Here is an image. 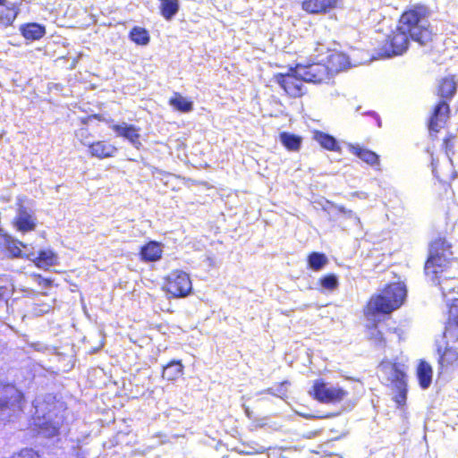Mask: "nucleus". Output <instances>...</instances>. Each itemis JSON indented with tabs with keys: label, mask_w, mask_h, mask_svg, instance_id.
I'll return each mask as SVG.
<instances>
[{
	"label": "nucleus",
	"mask_w": 458,
	"mask_h": 458,
	"mask_svg": "<svg viewBox=\"0 0 458 458\" xmlns=\"http://www.w3.org/2000/svg\"><path fill=\"white\" fill-rule=\"evenodd\" d=\"M429 10L426 5L416 4L405 11L399 21L400 30L409 32L410 38L421 46L432 40L429 28Z\"/></svg>",
	"instance_id": "obj_1"
},
{
	"label": "nucleus",
	"mask_w": 458,
	"mask_h": 458,
	"mask_svg": "<svg viewBox=\"0 0 458 458\" xmlns=\"http://www.w3.org/2000/svg\"><path fill=\"white\" fill-rule=\"evenodd\" d=\"M406 297L405 286L401 283L388 285L379 295L369 300L365 315L369 320L376 321L378 315L389 314L398 309Z\"/></svg>",
	"instance_id": "obj_2"
},
{
	"label": "nucleus",
	"mask_w": 458,
	"mask_h": 458,
	"mask_svg": "<svg viewBox=\"0 0 458 458\" xmlns=\"http://www.w3.org/2000/svg\"><path fill=\"white\" fill-rule=\"evenodd\" d=\"M451 257V245L444 238L436 239L430 245L429 257L425 264L426 276L435 282L437 274L446 272Z\"/></svg>",
	"instance_id": "obj_3"
},
{
	"label": "nucleus",
	"mask_w": 458,
	"mask_h": 458,
	"mask_svg": "<svg viewBox=\"0 0 458 458\" xmlns=\"http://www.w3.org/2000/svg\"><path fill=\"white\" fill-rule=\"evenodd\" d=\"M22 393L12 384L0 382V419L10 420L21 410Z\"/></svg>",
	"instance_id": "obj_4"
},
{
	"label": "nucleus",
	"mask_w": 458,
	"mask_h": 458,
	"mask_svg": "<svg viewBox=\"0 0 458 458\" xmlns=\"http://www.w3.org/2000/svg\"><path fill=\"white\" fill-rule=\"evenodd\" d=\"M36 416L34 426L38 429V433L45 437H53L59 432L60 426L63 423V417L58 416L53 411L45 412V405L36 400L35 404Z\"/></svg>",
	"instance_id": "obj_5"
},
{
	"label": "nucleus",
	"mask_w": 458,
	"mask_h": 458,
	"mask_svg": "<svg viewBox=\"0 0 458 458\" xmlns=\"http://www.w3.org/2000/svg\"><path fill=\"white\" fill-rule=\"evenodd\" d=\"M313 393L317 400L322 403H339L347 395L348 392L338 386H333L321 380L315 381Z\"/></svg>",
	"instance_id": "obj_6"
},
{
	"label": "nucleus",
	"mask_w": 458,
	"mask_h": 458,
	"mask_svg": "<svg viewBox=\"0 0 458 458\" xmlns=\"http://www.w3.org/2000/svg\"><path fill=\"white\" fill-rule=\"evenodd\" d=\"M296 73L304 80L305 82L321 83L330 79L328 68L321 63L314 64H298L296 65Z\"/></svg>",
	"instance_id": "obj_7"
},
{
	"label": "nucleus",
	"mask_w": 458,
	"mask_h": 458,
	"mask_svg": "<svg viewBox=\"0 0 458 458\" xmlns=\"http://www.w3.org/2000/svg\"><path fill=\"white\" fill-rule=\"evenodd\" d=\"M166 280V291L174 297H185L191 292V281L189 275L183 271L171 272Z\"/></svg>",
	"instance_id": "obj_8"
},
{
	"label": "nucleus",
	"mask_w": 458,
	"mask_h": 458,
	"mask_svg": "<svg viewBox=\"0 0 458 458\" xmlns=\"http://www.w3.org/2000/svg\"><path fill=\"white\" fill-rule=\"evenodd\" d=\"M275 81L293 98H299L303 95V82L301 77L296 73V66L290 69L289 72L275 75Z\"/></svg>",
	"instance_id": "obj_9"
},
{
	"label": "nucleus",
	"mask_w": 458,
	"mask_h": 458,
	"mask_svg": "<svg viewBox=\"0 0 458 458\" xmlns=\"http://www.w3.org/2000/svg\"><path fill=\"white\" fill-rule=\"evenodd\" d=\"M378 372L380 377L394 387L397 386L399 383H406V376L400 364L384 360L378 366Z\"/></svg>",
	"instance_id": "obj_10"
},
{
	"label": "nucleus",
	"mask_w": 458,
	"mask_h": 458,
	"mask_svg": "<svg viewBox=\"0 0 458 458\" xmlns=\"http://www.w3.org/2000/svg\"><path fill=\"white\" fill-rule=\"evenodd\" d=\"M449 317L444 336L447 339H458V297L450 298L448 304Z\"/></svg>",
	"instance_id": "obj_11"
},
{
	"label": "nucleus",
	"mask_w": 458,
	"mask_h": 458,
	"mask_svg": "<svg viewBox=\"0 0 458 458\" xmlns=\"http://www.w3.org/2000/svg\"><path fill=\"white\" fill-rule=\"evenodd\" d=\"M111 129L119 137L126 139L134 148L139 149L141 147L140 129L135 125L121 123L111 125Z\"/></svg>",
	"instance_id": "obj_12"
},
{
	"label": "nucleus",
	"mask_w": 458,
	"mask_h": 458,
	"mask_svg": "<svg viewBox=\"0 0 458 458\" xmlns=\"http://www.w3.org/2000/svg\"><path fill=\"white\" fill-rule=\"evenodd\" d=\"M21 247L27 249V245L23 242L13 239L11 235L0 229V250L6 251L7 254L13 258L22 257Z\"/></svg>",
	"instance_id": "obj_13"
},
{
	"label": "nucleus",
	"mask_w": 458,
	"mask_h": 458,
	"mask_svg": "<svg viewBox=\"0 0 458 458\" xmlns=\"http://www.w3.org/2000/svg\"><path fill=\"white\" fill-rule=\"evenodd\" d=\"M442 275L443 273L437 274V277L436 278L435 282H433L430 278L429 280L433 284H438L440 286L442 295L445 302L448 304L451 297H458V281L454 278H447L446 276L443 278Z\"/></svg>",
	"instance_id": "obj_14"
},
{
	"label": "nucleus",
	"mask_w": 458,
	"mask_h": 458,
	"mask_svg": "<svg viewBox=\"0 0 458 458\" xmlns=\"http://www.w3.org/2000/svg\"><path fill=\"white\" fill-rule=\"evenodd\" d=\"M13 225L18 231L23 233L32 231L36 226L33 215L22 206L17 211Z\"/></svg>",
	"instance_id": "obj_15"
},
{
	"label": "nucleus",
	"mask_w": 458,
	"mask_h": 458,
	"mask_svg": "<svg viewBox=\"0 0 458 458\" xmlns=\"http://www.w3.org/2000/svg\"><path fill=\"white\" fill-rule=\"evenodd\" d=\"M329 75L337 73L350 66L349 57L342 52H334L327 57V64Z\"/></svg>",
	"instance_id": "obj_16"
},
{
	"label": "nucleus",
	"mask_w": 458,
	"mask_h": 458,
	"mask_svg": "<svg viewBox=\"0 0 458 458\" xmlns=\"http://www.w3.org/2000/svg\"><path fill=\"white\" fill-rule=\"evenodd\" d=\"M409 37V32L400 30V25H398L396 30L390 37V45L394 55H401L407 49Z\"/></svg>",
	"instance_id": "obj_17"
},
{
	"label": "nucleus",
	"mask_w": 458,
	"mask_h": 458,
	"mask_svg": "<svg viewBox=\"0 0 458 458\" xmlns=\"http://www.w3.org/2000/svg\"><path fill=\"white\" fill-rule=\"evenodd\" d=\"M449 113V106L446 102H440L435 108L434 114L429 121V130L437 132L446 121Z\"/></svg>",
	"instance_id": "obj_18"
},
{
	"label": "nucleus",
	"mask_w": 458,
	"mask_h": 458,
	"mask_svg": "<svg viewBox=\"0 0 458 458\" xmlns=\"http://www.w3.org/2000/svg\"><path fill=\"white\" fill-rule=\"evenodd\" d=\"M27 259L32 260L37 267L40 268H47L57 263V256L50 250H41L38 256L34 252L25 254Z\"/></svg>",
	"instance_id": "obj_19"
},
{
	"label": "nucleus",
	"mask_w": 458,
	"mask_h": 458,
	"mask_svg": "<svg viewBox=\"0 0 458 458\" xmlns=\"http://www.w3.org/2000/svg\"><path fill=\"white\" fill-rule=\"evenodd\" d=\"M19 9L17 6L7 1L0 0V25L7 27L15 20Z\"/></svg>",
	"instance_id": "obj_20"
},
{
	"label": "nucleus",
	"mask_w": 458,
	"mask_h": 458,
	"mask_svg": "<svg viewBox=\"0 0 458 458\" xmlns=\"http://www.w3.org/2000/svg\"><path fill=\"white\" fill-rule=\"evenodd\" d=\"M89 153L92 157L103 159L114 156L117 148L106 141L92 142L89 147Z\"/></svg>",
	"instance_id": "obj_21"
},
{
	"label": "nucleus",
	"mask_w": 458,
	"mask_h": 458,
	"mask_svg": "<svg viewBox=\"0 0 458 458\" xmlns=\"http://www.w3.org/2000/svg\"><path fill=\"white\" fill-rule=\"evenodd\" d=\"M336 0H305L302 8L310 13H318L334 8Z\"/></svg>",
	"instance_id": "obj_22"
},
{
	"label": "nucleus",
	"mask_w": 458,
	"mask_h": 458,
	"mask_svg": "<svg viewBox=\"0 0 458 458\" xmlns=\"http://www.w3.org/2000/svg\"><path fill=\"white\" fill-rule=\"evenodd\" d=\"M163 246L157 242H149L141 248L140 256L145 261H157L161 259Z\"/></svg>",
	"instance_id": "obj_23"
},
{
	"label": "nucleus",
	"mask_w": 458,
	"mask_h": 458,
	"mask_svg": "<svg viewBox=\"0 0 458 458\" xmlns=\"http://www.w3.org/2000/svg\"><path fill=\"white\" fill-rule=\"evenodd\" d=\"M432 375L433 370L431 366L428 362L421 360L417 369V376L420 386L423 389H427L430 386Z\"/></svg>",
	"instance_id": "obj_24"
},
{
	"label": "nucleus",
	"mask_w": 458,
	"mask_h": 458,
	"mask_svg": "<svg viewBox=\"0 0 458 458\" xmlns=\"http://www.w3.org/2000/svg\"><path fill=\"white\" fill-rule=\"evenodd\" d=\"M36 307L34 308V313L36 315H43L49 312L54 308L55 299L48 298L46 293L36 294Z\"/></svg>",
	"instance_id": "obj_25"
},
{
	"label": "nucleus",
	"mask_w": 458,
	"mask_h": 458,
	"mask_svg": "<svg viewBox=\"0 0 458 458\" xmlns=\"http://www.w3.org/2000/svg\"><path fill=\"white\" fill-rule=\"evenodd\" d=\"M23 37L27 39L37 40L45 35V28L38 23H29L21 29Z\"/></svg>",
	"instance_id": "obj_26"
},
{
	"label": "nucleus",
	"mask_w": 458,
	"mask_h": 458,
	"mask_svg": "<svg viewBox=\"0 0 458 458\" xmlns=\"http://www.w3.org/2000/svg\"><path fill=\"white\" fill-rule=\"evenodd\" d=\"M439 353L438 364L441 369H446L458 360V352L453 348H445L444 352L438 348Z\"/></svg>",
	"instance_id": "obj_27"
},
{
	"label": "nucleus",
	"mask_w": 458,
	"mask_h": 458,
	"mask_svg": "<svg viewBox=\"0 0 458 458\" xmlns=\"http://www.w3.org/2000/svg\"><path fill=\"white\" fill-rule=\"evenodd\" d=\"M169 104L176 110L188 113L193 109V104L179 93H174L170 98Z\"/></svg>",
	"instance_id": "obj_28"
},
{
	"label": "nucleus",
	"mask_w": 458,
	"mask_h": 458,
	"mask_svg": "<svg viewBox=\"0 0 458 458\" xmlns=\"http://www.w3.org/2000/svg\"><path fill=\"white\" fill-rule=\"evenodd\" d=\"M183 365L181 361H171L163 369V377L167 380H174L182 374Z\"/></svg>",
	"instance_id": "obj_29"
},
{
	"label": "nucleus",
	"mask_w": 458,
	"mask_h": 458,
	"mask_svg": "<svg viewBox=\"0 0 458 458\" xmlns=\"http://www.w3.org/2000/svg\"><path fill=\"white\" fill-rule=\"evenodd\" d=\"M280 141L291 151H297L301 144V138L289 132L280 134Z\"/></svg>",
	"instance_id": "obj_30"
},
{
	"label": "nucleus",
	"mask_w": 458,
	"mask_h": 458,
	"mask_svg": "<svg viewBox=\"0 0 458 458\" xmlns=\"http://www.w3.org/2000/svg\"><path fill=\"white\" fill-rule=\"evenodd\" d=\"M457 84L453 77L445 78L439 86V94L444 98H451L456 92Z\"/></svg>",
	"instance_id": "obj_31"
},
{
	"label": "nucleus",
	"mask_w": 458,
	"mask_h": 458,
	"mask_svg": "<svg viewBox=\"0 0 458 458\" xmlns=\"http://www.w3.org/2000/svg\"><path fill=\"white\" fill-rule=\"evenodd\" d=\"M161 13L166 20H171L179 10L178 0H161Z\"/></svg>",
	"instance_id": "obj_32"
},
{
	"label": "nucleus",
	"mask_w": 458,
	"mask_h": 458,
	"mask_svg": "<svg viewBox=\"0 0 458 458\" xmlns=\"http://www.w3.org/2000/svg\"><path fill=\"white\" fill-rule=\"evenodd\" d=\"M352 153L369 165H378V156L375 152L360 147H352Z\"/></svg>",
	"instance_id": "obj_33"
},
{
	"label": "nucleus",
	"mask_w": 458,
	"mask_h": 458,
	"mask_svg": "<svg viewBox=\"0 0 458 458\" xmlns=\"http://www.w3.org/2000/svg\"><path fill=\"white\" fill-rule=\"evenodd\" d=\"M130 38L137 45L146 46L149 42L148 32L141 27H134L130 32Z\"/></svg>",
	"instance_id": "obj_34"
},
{
	"label": "nucleus",
	"mask_w": 458,
	"mask_h": 458,
	"mask_svg": "<svg viewBox=\"0 0 458 458\" xmlns=\"http://www.w3.org/2000/svg\"><path fill=\"white\" fill-rule=\"evenodd\" d=\"M317 141L325 148L328 150L339 151L340 148L335 139L324 132H318L315 136Z\"/></svg>",
	"instance_id": "obj_35"
},
{
	"label": "nucleus",
	"mask_w": 458,
	"mask_h": 458,
	"mask_svg": "<svg viewBox=\"0 0 458 458\" xmlns=\"http://www.w3.org/2000/svg\"><path fill=\"white\" fill-rule=\"evenodd\" d=\"M308 262L311 269L319 271L328 263V259L325 254L313 252L309 256Z\"/></svg>",
	"instance_id": "obj_36"
},
{
	"label": "nucleus",
	"mask_w": 458,
	"mask_h": 458,
	"mask_svg": "<svg viewBox=\"0 0 458 458\" xmlns=\"http://www.w3.org/2000/svg\"><path fill=\"white\" fill-rule=\"evenodd\" d=\"M320 284L327 290L333 291L338 287V278L335 275H328L320 279Z\"/></svg>",
	"instance_id": "obj_37"
},
{
	"label": "nucleus",
	"mask_w": 458,
	"mask_h": 458,
	"mask_svg": "<svg viewBox=\"0 0 458 458\" xmlns=\"http://www.w3.org/2000/svg\"><path fill=\"white\" fill-rule=\"evenodd\" d=\"M75 137L81 141V144L87 146L88 148L90 146L92 141V136L89 132L87 128H81L75 131Z\"/></svg>",
	"instance_id": "obj_38"
},
{
	"label": "nucleus",
	"mask_w": 458,
	"mask_h": 458,
	"mask_svg": "<svg viewBox=\"0 0 458 458\" xmlns=\"http://www.w3.org/2000/svg\"><path fill=\"white\" fill-rule=\"evenodd\" d=\"M394 388L397 391V394L394 396V401L399 406H402L406 402V383H399V385L397 386H394Z\"/></svg>",
	"instance_id": "obj_39"
},
{
	"label": "nucleus",
	"mask_w": 458,
	"mask_h": 458,
	"mask_svg": "<svg viewBox=\"0 0 458 458\" xmlns=\"http://www.w3.org/2000/svg\"><path fill=\"white\" fill-rule=\"evenodd\" d=\"M369 338L374 342L376 345L383 346L384 338L382 333L377 329V327H372L369 332Z\"/></svg>",
	"instance_id": "obj_40"
},
{
	"label": "nucleus",
	"mask_w": 458,
	"mask_h": 458,
	"mask_svg": "<svg viewBox=\"0 0 458 458\" xmlns=\"http://www.w3.org/2000/svg\"><path fill=\"white\" fill-rule=\"evenodd\" d=\"M13 458H41L40 455L33 451L32 449H24L22 451H21V453L16 455V456H13Z\"/></svg>",
	"instance_id": "obj_41"
},
{
	"label": "nucleus",
	"mask_w": 458,
	"mask_h": 458,
	"mask_svg": "<svg viewBox=\"0 0 458 458\" xmlns=\"http://www.w3.org/2000/svg\"><path fill=\"white\" fill-rule=\"evenodd\" d=\"M344 215H346L350 218H354L357 220L358 223H360V218L352 210H347V213H345Z\"/></svg>",
	"instance_id": "obj_42"
},
{
	"label": "nucleus",
	"mask_w": 458,
	"mask_h": 458,
	"mask_svg": "<svg viewBox=\"0 0 458 458\" xmlns=\"http://www.w3.org/2000/svg\"><path fill=\"white\" fill-rule=\"evenodd\" d=\"M336 208H337V210H338V212H339V213L344 214V215L345 213H347V210H348V209H346V208H345L344 207H343V206H338V207H336Z\"/></svg>",
	"instance_id": "obj_43"
},
{
	"label": "nucleus",
	"mask_w": 458,
	"mask_h": 458,
	"mask_svg": "<svg viewBox=\"0 0 458 458\" xmlns=\"http://www.w3.org/2000/svg\"><path fill=\"white\" fill-rule=\"evenodd\" d=\"M264 393H266V394H273V395H276V394L274 393V391H273V389H272V388H267V389H266V390H264V391L260 392L259 394H264Z\"/></svg>",
	"instance_id": "obj_44"
},
{
	"label": "nucleus",
	"mask_w": 458,
	"mask_h": 458,
	"mask_svg": "<svg viewBox=\"0 0 458 458\" xmlns=\"http://www.w3.org/2000/svg\"><path fill=\"white\" fill-rule=\"evenodd\" d=\"M245 413L249 418L251 417V412L248 407L245 408Z\"/></svg>",
	"instance_id": "obj_45"
},
{
	"label": "nucleus",
	"mask_w": 458,
	"mask_h": 458,
	"mask_svg": "<svg viewBox=\"0 0 458 458\" xmlns=\"http://www.w3.org/2000/svg\"><path fill=\"white\" fill-rule=\"evenodd\" d=\"M4 290L3 287H0V298L4 295Z\"/></svg>",
	"instance_id": "obj_46"
},
{
	"label": "nucleus",
	"mask_w": 458,
	"mask_h": 458,
	"mask_svg": "<svg viewBox=\"0 0 458 458\" xmlns=\"http://www.w3.org/2000/svg\"><path fill=\"white\" fill-rule=\"evenodd\" d=\"M49 281L48 280H46V286L49 285Z\"/></svg>",
	"instance_id": "obj_47"
},
{
	"label": "nucleus",
	"mask_w": 458,
	"mask_h": 458,
	"mask_svg": "<svg viewBox=\"0 0 458 458\" xmlns=\"http://www.w3.org/2000/svg\"><path fill=\"white\" fill-rule=\"evenodd\" d=\"M286 383H287V382H283V383L281 384V387H283Z\"/></svg>",
	"instance_id": "obj_48"
}]
</instances>
